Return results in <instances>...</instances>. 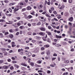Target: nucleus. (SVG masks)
Here are the masks:
<instances>
[{
    "label": "nucleus",
    "instance_id": "nucleus-1",
    "mask_svg": "<svg viewBox=\"0 0 75 75\" xmlns=\"http://www.w3.org/2000/svg\"><path fill=\"white\" fill-rule=\"evenodd\" d=\"M69 21H70V22H72V21L74 20V18H73V17H71L69 18Z\"/></svg>",
    "mask_w": 75,
    "mask_h": 75
},
{
    "label": "nucleus",
    "instance_id": "nucleus-2",
    "mask_svg": "<svg viewBox=\"0 0 75 75\" xmlns=\"http://www.w3.org/2000/svg\"><path fill=\"white\" fill-rule=\"evenodd\" d=\"M19 9H20V8H15L14 9V13H16V11H18V10Z\"/></svg>",
    "mask_w": 75,
    "mask_h": 75
},
{
    "label": "nucleus",
    "instance_id": "nucleus-3",
    "mask_svg": "<svg viewBox=\"0 0 75 75\" xmlns=\"http://www.w3.org/2000/svg\"><path fill=\"white\" fill-rule=\"evenodd\" d=\"M39 34L40 35H42V36H44L45 35V33L44 32H40V33H39Z\"/></svg>",
    "mask_w": 75,
    "mask_h": 75
},
{
    "label": "nucleus",
    "instance_id": "nucleus-4",
    "mask_svg": "<svg viewBox=\"0 0 75 75\" xmlns=\"http://www.w3.org/2000/svg\"><path fill=\"white\" fill-rule=\"evenodd\" d=\"M26 55H28V57H29L31 56V55H32V54L31 52H28L26 53Z\"/></svg>",
    "mask_w": 75,
    "mask_h": 75
},
{
    "label": "nucleus",
    "instance_id": "nucleus-5",
    "mask_svg": "<svg viewBox=\"0 0 75 75\" xmlns=\"http://www.w3.org/2000/svg\"><path fill=\"white\" fill-rule=\"evenodd\" d=\"M65 6H62L59 8V9L60 10H62L63 8H65Z\"/></svg>",
    "mask_w": 75,
    "mask_h": 75
},
{
    "label": "nucleus",
    "instance_id": "nucleus-6",
    "mask_svg": "<svg viewBox=\"0 0 75 75\" xmlns=\"http://www.w3.org/2000/svg\"><path fill=\"white\" fill-rule=\"evenodd\" d=\"M64 15L66 17H68L69 16V13L66 12L65 13Z\"/></svg>",
    "mask_w": 75,
    "mask_h": 75
},
{
    "label": "nucleus",
    "instance_id": "nucleus-7",
    "mask_svg": "<svg viewBox=\"0 0 75 75\" xmlns=\"http://www.w3.org/2000/svg\"><path fill=\"white\" fill-rule=\"evenodd\" d=\"M26 18L28 19L31 18H32V16L31 15H29L28 16L26 17Z\"/></svg>",
    "mask_w": 75,
    "mask_h": 75
},
{
    "label": "nucleus",
    "instance_id": "nucleus-8",
    "mask_svg": "<svg viewBox=\"0 0 75 75\" xmlns=\"http://www.w3.org/2000/svg\"><path fill=\"white\" fill-rule=\"evenodd\" d=\"M0 22H1V23H5L6 21L4 19H0Z\"/></svg>",
    "mask_w": 75,
    "mask_h": 75
},
{
    "label": "nucleus",
    "instance_id": "nucleus-9",
    "mask_svg": "<svg viewBox=\"0 0 75 75\" xmlns=\"http://www.w3.org/2000/svg\"><path fill=\"white\" fill-rule=\"evenodd\" d=\"M69 62V61L68 60H66L64 61V63L65 64H68Z\"/></svg>",
    "mask_w": 75,
    "mask_h": 75
},
{
    "label": "nucleus",
    "instance_id": "nucleus-10",
    "mask_svg": "<svg viewBox=\"0 0 75 75\" xmlns=\"http://www.w3.org/2000/svg\"><path fill=\"white\" fill-rule=\"evenodd\" d=\"M40 30H41V31H44L45 30V28H44L42 27L41 28Z\"/></svg>",
    "mask_w": 75,
    "mask_h": 75
},
{
    "label": "nucleus",
    "instance_id": "nucleus-11",
    "mask_svg": "<svg viewBox=\"0 0 75 75\" xmlns=\"http://www.w3.org/2000/svg\"><path fill=\"white\" fill-rule=\"evenodd\" d=\"M9 31L10 33H14V31H13L12 29H10L9 30Z\"/></svg>",
    "mask_w": 75,
    "mask_h": 75
},
{
    "label": "nucleus",
    "instance_id": "nucleus-12",
    "mask_svg": "<svg viewBox=\"0 0 75 75\" xmlns=\"http://www.w3.org/2000/svg\"><path fill=\"white\" fill-rule=\"evenodd\" d=\"M50 46V45H46L44 46V47L45 48H48V47Z\"/></svg>",
    "mask_w": 75,
    "mask_h": 75
},
{
    "label": "nucleus",
    "instance_id": "nucleus-13",
    "mask_svg": "<svg viewBox=\"0 0 75 75\" xmlns=\"http://www.w3.org/2000/svg\"><path fill=\"white\" fill-rule=\"evenodd\" d=\"M45 16H47V17H49L50 18H51V17L52 18V17H51V16H50L49 15H48V14H47V13L46 14H45Z\"/></svg>",
    "mask_w": 75,
    "mask_h": 75
},
{
    "label": "nucleus",
    "instance_id": "nucleus-14",
    "mask_svg": "<svg viewBox=\"0 0 75 75\" xmlns=\"http://www.w3.org/2000/svg\"><path fill=\"white\" fill-rule=\"evenodd\" d=\"M8 66H3V68H4V69H8Z\"/></svg>",
    "mask_w": 75,
    "mask_h": 75
},
{
    "label": "nucleus",
    "instance_id": "nucleus-15",
    "mask_svg": "<svg viewBox=\"0 0 75 75\" xmlns=\"http://www.w3.org/2000/svg\"><path fill=\"white\" fill-rule=\"evenodd\" d=\"M9 37H10V38H13V35L12 34H10L9 35Z\"/></svg>",
    "mask_w": 75,
    "mask_h": 75
},
{
    "label": "nucleus",
    "instance_id": "nucleus-16",
    "mask_svg": "<svg viewBox=\"0 0 75 75\" xmlns=\"http://www.w3.org/2000/svg\"><path fill=\"white\" fill-rule=\"evenodd\" d=\"M47 42L50 43L51 42V40H50V39H47Z\"/></svg>",
    "mask_w": 75,
    "mask_h": 75
},
{
    "label": "nucleus",
    "instance_id": "nucleus-17",
    "mask_svg": "<svg viewBox=\"0 0 75 75\" xmlns=\"http://www.w3.org/2000/svg\"><path fill=\"white\" fill-rule=\"evenodd\" d=\"M47 33V34H48V35H51V33L50 32H46Z\"/></svg>",
    "mask_w": 75,
    "mask_h": 75
},
{
    "label": "nucleus",
    "instance_id": "nucleus-18",
    "mask_svg": "<svg viewBox=\"0 0 75 75\" xmlns=\"http://www.w3.org/2000/svg\"><path fill=\"white\" fill-rule=\"evenodd\" d=\"M14 66H15V67H16V68H19V67H20V66H19L17 65H16V64H15Z\"/></svg>",
    "mask_w": 75,
    "mask_h": 75
},
{
    "label": "nucleus",
    "instance_id": "nucleus-19",
    "mask_svg": "<svg viewBox=\"0 0 75 75\" xmlns=\"http://www.w3.org/2000/svg\"><path fill=\"white\" fill-rule=\"evenodd\" d=\"M30 65H31V66H32V67H33V66H34V63L33 62H31L30 63Z\"/></svg>",
    "mask_w": 75,
    "mask_h": 75
},
{
    "label": "nucleus",
    "instance_id": "nucleus-20",
    "mask_svg": "<svg viewBox=\"0 0 75 75\" xmlns=\"http://www.w3.org/2000/svg\"><path fill=\"white\" fill-rule=\"evenodd\" d=\"M4 54V55H7V52H3Z\"/></svg>",
    "mask_w": 75,
    "mask_h": 75
},
{
    "label": "nucleus",
    "instance_id": "nucleus-21",
    "mask_svg": "<svg viewBox=\"0 0 75 75\" xmlns=\"http://www.w3.org/2000/svg\"><path fill=\"white\" fill-rule=\"evenodd\" d=\"M27 9L28 10H31V7L28 6L27 7Z\"/></svg>",
    "mask_w": 75,
    "mask_h": 75
},
{
    "label": "nucleus",
    "instance_id": "nucleus-22",
    "mask_svg": "<svg viewBox=\"0 0 75 75\" xmlns=\"http://www.w3.org/2000/svg\"><path fill=\"white\" fill-rule=\"evenodd\" d=\"M69 11L71 13H73V11L72 10V9L70 8Z\"/></svg>",
    "mask_w": 75,
    "mask_h": 75
},
{
    "label": "nucleus",
    "instance_id": "nucleus-23",
    "mask_svg": "<svg viewBox=\"0 0 75 75\" xmlns=\"http://www.w3.org/2000/svg\"><path fill=\"white\" fill-rule=\"evenodd\" d=\"M21 65H23V66H24V67H27V65L25 64H24L23 63H22Z\"/></svg>",
    "mask_w": 75,
    "mask_h": 75
},
{
    "label": "nucleus",
    "instance_id": "nucleus-24",
    "mask_svg": "<svg viewBox=\"0 0 75 75\" xmlns=\"http://www.w3.org/2000/svg\"><path fill=\"white\" fill-rule=\"evenodd\" d=\"M6 16H8V17H10V16H11V14H7L6 13Z\"/></svg>",
    "mask_w": 75,
    "mask_h": 75
},
{
    "label": "nucleus",
    "instance_id": "nucleus-25",
    "mask_svg": "<svg viewBox=\"0 0 75 75\" xmlns=\"http://www.w3.org/2000/svg\"><path fill=\"white\" fill-rule=\"evenodd\" d=\"M31 32H28L27 33V34H28V35H31Z\"/></svg>",
    "mask_w": 75,
    "mask_h": 75
},
{
    "label": "nucleus",
    "instance_id": "nucleus-26",
    "mask_svg": "<svg viewBox=\"0 0 75 75\" xmlns=\"http://www.w3.org/2000/svg\"><path fill=\"white\" fill-rule=\"evenodd\" d=\"M15 4V3H11L9 4V6H12V5H14Z\"/></svg>",
    "mask_w": 75,
    "mask_h": 75
},
{
    "label": "nucleus",
    "instance_id": "nucleus-27",
    "mask_svg": "<svg viewBox=\"0 0 75 75\" xmlns=\"http://www.w3.org/2000/svg\"><path fill=\"white\" fill-rule=\"evenodd\" d=\"M36 38L37 40H39L40 39V37L39 36H36Z\"/></svg>",
    "mask_w": 75,
    "mask_h": 75
},
{
    "label": "nucleus",
    "instance_id": "nucleus-28",
    "mask_svg": "<svg viewBox=\"0 0 75 75\" xmlns=\"http://www.w3.org/2000/svg\"><path fill=\"white\" fill-rule=\"evenodd\" d=\"M37 63L38 64H41V62L40 60H39L37 62Z\"/></svg>",
    "mask_w": 75,
    "mask_h": 75
},
{
    "label": "nucleus",
    "instance_id": "nucleus-29",
    "mask_svg": "<svg viewBox=\"0 0 75 75\" xmlns=\"http://www.w3.org/2000/svg\"><path fill=\"white\" fill-rule=\"evenodd\" d=\"M55 46H56V47H61V45H59V44H58L56 45Z\"/></svg>",
    "mask_w": 75,
    "mask_h": 75
},
{
    "label": "nucleus",
    "instance_id": "nucleus-30",
    "mask_svg": "<svg viewBox=\"0 0 75 75\" xmlns=\"http://www.w3.org/2000/svg\"><path fill=\"white\" fill-rule=\"evenodd\" d=\"M1 51H6V49L4 48H1L0 49Z\"/></svg>",
    "mask_w": 75,
    "mask_h": 75
},
{
    "label": "nucleus",
    "instance_id": "nucleus-31",
    "mask_svg": "<svg viewBox=\"0 0 75 75\" xmlns=\"http://www.w3.org/2000/svg\"><path fill=\"white\" fill-rule=\"evenodd\" d=\"M56 37L57 38H62V37H61V36H58L56 35Z\"/></svg>",
    "mask_w": 75,
    "mask_h": 75
},
{
    "label": "nucleus",
    "instance_id": "nucleus-32",
    "mask_svg": "<svg viewBox=\"0 0 75 75\" xmlns=\"http://www.w3.org/2000/svg\"><path fill=\"white\" fill-rule=\"evenodd\" d=\"M30 14H32V15H33V16H35V14H34V12L33 11L32 13H30Z\"/></svg>",
    "mask_w": 75,
    "mask_h": 75
},
{
    "label": "nucleus",
    "instance_id": "nucleus-33",
    "mask_svg": "<svg viewBox=\"0 0 75 75\" xmlns=\"http://www.w3.org/2000/svg\"><path fill=\"white\" fill-rule=\"evenodd\" d=\"M4 2H5V3H8V2H9V1H8L7 0H5L4 1Z\"/></svg>",
    "mask_w": 75,
    "mask_h": 75
},
{
    "label": "nucleus",
    "instance_id": "nucleus-34",
    "mask_svg": "<svg viewBox=\"0 0 75 75\" xmlns=\"http://www.w3.org/2000/svg\"><path fill=\"white\" fill-rule=\"evenodd\" d=\"M37 25H41V22H39L38 23Z\"/></svg>",
    "mask_w": 75,
    "mask_h": 75
},
{
    "label": "nucleus",
    "instance_id": "nucleus-35",
    "mask_svg": "<svg viewBox=\"0 0 75 75\" xmlns=\"http://www.w3.org/2000/svg\"><path fill=\"white\" fill-rule=\"evenodd\" d=\"M10 69H11V70H12V69H14V67H13V66H12L11 67H10Z\"/></svg>",
    "mask_w": 75,
    "mask_h": 75
},
{
    "label": "nucleus",
    "instance_id": "nucleus-36",
    "mask_svg": "<svg viewBox=\"0 0 75 75\" xmlns=\"http://www.w3.org/2000/svg\"><path fill=\"white\" fill-rule=\"evenodd\" d=\"M72 2V0H69V3H71Z\"/></svg>",
    "mask_w": 75,
    "mask_h": 75
},
{
    "label": "nucleus",
    "instance_id": "nucleus-37",
    "mask_svg": "<svg viewBox=\"0 0 75 75\" xmlns=\"http://www.w3.org/2000/svg\"><path fill=\"white\" fill-rule=\"evenodd\" d=\"M56 58H57L56 57L52 58V61H54V60H55V59H56Z\"/></svg>",
    "mask_w": 75,
    "mask_h": 75
},
{
    "label": "nucleus",
    "instance_id": "nucleus-38",
    "mask_svg": "<svg viewBox=\"0 0 75 75\" xmlns=\"http://www.w3.org/2000/svg\"><path fill=\"white\" fill-rule=\"evenodd\" d=\"M12 63L13 64H16V63H17V62L16 61H12Z\"/></svg>",
    "mask_w": 75,
    "mask_h": 75
},
{
    "label": "nucleus",
    "instance_id": "nucleus-39",
    "mask_svg": "<svg viewBox=\"0 0 75 75\" xmlns=\"http://www.w3.org/2000/svg\"><path fill=\"white\" fill-rule=\"evenodd\" d=\"M47 54L48 55H50V51H48V52H47Z\"/></svg>",
    "mask_w": 75,
    "mask_h": 75
},
{
    "label": "nucleus",
    "instance_id": "nucleus-40",
    "mask_svg": "<svg viewBox=\"0 0 75 75\" xmlns=\"http://www.w3.org/2000/svg\"><path fill=\"white\" fill-rule=\"evenodd\" d=\"M22 70H23V71H25V68L24 67H22Z\"/></svg>",
    "mask_w": 75,
    "mask_h": 75
},
{
    "label": "nucleus",
    "instance_id": "nucleus-41",
    "mask_svg": "<svg viewBox=\"0 0 75 75\" xmlns=\"http://www.w3.org/2000/svg\"><path fill=\"white\" fill-rule=\"evenodd\" d=\"M53 56H54V57H57V54L56 53H54L53 54Z\"/></svg>",
    "mask_w": 75,
    "mask_h": 75
},
{
    "label": "nucleus",
    "instance_id": "nucleus-42",
    "mask_svg": "<svg viewBox=\"0 0 75 75\" xmlns=\"http://www.w3.org/2000/svg\"><path fill=\"white\" fill-rule=\"evenodd\" d=\"M17 25L18 26H20L21 25V23H17Z\"/></svg>",
    "mask_w": 75,
    "mask_h": 75
},
{
    "label": "nucleus",
    "instance_id": "nucleus-43",
    "mask_svg": "<svg viewBox=\"0 0 75 75\" xmlns=\"http://www.w3.org/2000/svg\"><path fill=\"white\" fill-rule=\"evenodd\" d=\"M48 29H49V30H51V28H52L51 27V26H48Z\"/></svg>",
    "mask_w": 75,
    "mask_h": 75
},
{
    "label": "nucleus",
    "instance_id": "nucleus-44",
    "mask_svg": "<svg viewBox=\"0 0 75 75\" xmlns=\"http://www.w3.org/2000/svg\"><path fill=\"white\" fill-rule=\"evenodd\" d=\"M23 14L24 15V16L26 18V16H27V15H26L25 13H23Z\"/></svg>",
    "mask_w": 75,
    "mask_h": 75
},
{
    "label": "nucleus",
    "instance_id": "nucleus-45",
    "mask_svg": "<svg viewBox=\"0 0 75 75\" xmlns=\"http://www.w3.org/2000/svg\"><path fill=\"white\" fill-rule=\"evenodd\" d=\"M7 34H8V32H6L5 33V35H7Z\"/></svg>",
    "mask_w": 75,
    "mask_h": 75
},
{
    "label": "nucleus",
    "instance_id": "nucleus-46",
    "mask_svg": "<svg viewBox=\"0 0 75 75\" xmlns=\"http://www.w3.org/2000/svg\"><path fill=\"white\" fill-rule=\"evenodd\" d=\"M63 45H67V43L65 42H64L63 43Z\"/></svg>",
    "mask_w": 75,
    "mask_h": 75
},
{
    "label": "nucleus",
    "instance_id": "nucleus-47",
    "mask_svg": "<svg viewBox=\"0 0 75 75\" xmlns=\"http://www.w3.org/2000/svg\"><path fill=\"white\" fill-rule=\"evenodd\" d=\"M25 10V8H23L22 9V11H24Z\"/></svg>",
    "mask_w": 75,
    "mask_h": 75
},
{
    "label": "nucleus",
    "instance_id": "nucleus-48",
    "mask_svg": "<svg viewBox=\"0 0 75 75\" xmlns=\"http://www.w3.org/2000/svg\"><path fill=\"white\" fill-rule=\"evenodd\" d=\"M39 6L40 8H42L43 7V6L42 5H40Z\"/></svg>",
    "mask_w": 75,
    "mask_h": 75
},
{
    "label": "nucleus",
    "instance_id": "nucleus-49",
    "mask_svg": "<svg viewBox=\"0 0 75 75\" xmlns=\"http://www.w3.org/2000/svg\"><path fill=\"white\" fill-rule=\"evenodd\" d=\"M47 74H50L51 73V71L50 70H48L47 71Z\"/></svg>",
    "mask_w": 75,
    "mask_h": 75
},
{
    "label": "nucleus",
    "instance_id": "nucleus-50",
    "mask_svg": "<svg viewBox=\"0 0 75 75\" xmlns=\"http://www.w3.org/2000/svg\"><path fill=\"white\" fill-rule=\"evenodd\" d=\"M57 18H58V19H60V18H61V16H57Z\"/></svg>",
    "mask_w": 75,
    "mask_h": 75
},
{
    "label": "nucleus",
    "instance_id": "nucleus-51",
    "mask_svg": "<svg viewBox=\"0 0 75 75\" xmlns=\"http://www.w3.org/2000/svg\"><path fill=\"white\" fill-rule=\"evenodd\" d=\"M64 27L65 28H67L68 27V26H67V25H65L64 26Z\"/></svg>",
    "mask_w": 75,
    "mask_h": 75
},
{
    "label": "nucleus",
    "instance_id": "nucleus-52",
    "mask_svg": "<svg viewBox=\"0 0 75 75\" xmlns=\"http://www.w3.org/2000/svg\"><path fill=\"white\" fill-rule=\"evenodd\" d=\"M17 19L18 20H20V17H16Z\"/></svg>",
    "mask_w": 75,
    "mask_h": 75
},
{
    "label": "nucleus",
    "instance_id": "nucleus-53",
    "mask_svg": "<svg viewBox=\"0 0 75 75\" xmlns=\"http://www.w3.org/2000/svg\"><path fill=\"white\" fill-rule=\"evenodd\" d=\"M3 62V60H0V64H1Z\"/></svg>",
    "mask_w": 75,
    "mask_h": 75
},
{
    "label": "nucleus",
    "instance_id": "nucleus-54",
    "mask_svg": "<svg viewBox=\"0 0 75 75\" xmlns=\"http://www.w3.org/2000/svg\"><path fill=\"white\" fill-rule=\"evenodd\" d=\"M9 11H10V12H11V11H12V9H11V8H10L9 9Z\"/></svg>",
    "mask_w": 75,
    "mask_h": 75
},
{
    "label": "nucleus",
    "instance_id": "nucleus-55",
    "mask_svg": "<svg viewBox=\"0 0 75 75\" xmlns=\"http://www.w3.org/2000/svg\"><path fill=\"white\" fill-rule=\"evenodd\" d=\"M46 13H47V11H45V12L42 13V14H45Z\"/></svg>",
    "mask_w": 75,
    "mask_h": 75
},
{
    "label": "nucleus",
    "instance_id": "nucleus-56",
    "mask_svg": "<svg viewBox=\"0 0 75 75\" xmlns=\"http://www.w3.org/2000/svg\"><path fill=\"white\" fill-rule=\"evenodd\" d=\"M47 1H45V5H46L47 4Z\"/></svg>",
    "mask_w": 75,
    "mask_h": 75
},
{
    "label": "nucleus",
    "instance_id": "nucleus-57",
    "mask_svg": "<svg viewBox=\"0 0 75 75\" xmlns=\"http://www.w3.org/2000/svg\"><path fill=\"white\" fill-rule=\"evenodd\" d=\"M51 9L52 11H54V8L53 7H52Z\"/></svg>",
    "mask_w": 75,
    "mask_h": 75
},
{
    "label": "nucleus",
    "instance_id": "nucleus-58",
    "mask_svg": "<svg viewBox=\"0 0 75 75\" xmlns=\"http://www.w3.org/2000/svg\"><path fill=\"white\" fill-rule=\"evenodd\" d=\"M29 48H29V47H26L25 48V49H26V50H28Z\"/></svg>",
    "mask_w": 75,
    "mask_h": 75
},
{
    "label": "nucleus",
    "instance_id": "nucleus-59",
    "mask_svg": "<svg viewBox=\"0 0 75 75\" xmlns=\"http://www.w3.org/2000/svg\"><path fill=\"white\" fill-rule=\"evenodd\" d=\"M38 72H42V71L41 70H39L38 71Z\"/></svg>",
    "mask_w": 75,
    "mask_h": 75
},
{
    "label": "nucleus",
    "instance_id": "nucleus-60",
    "mask_svg": "<svg viewBox=\"0 0 75 75\" xmlns=\"http://www.w3.org/2000/svg\"><path fill=\"white\" fill-rule=\"evenodd\" d=\"M33 35H37V33H33Z\"/></svg>",
    "mask_w": 75,
    "mask_h": 75
},
{
    "label": "nucleus",
    "instance_id": "nucleus-61",
    "mask_svg": "<svg viewBox=\"0 0 75 75\" xmlns=\"http://www.w3.org/2000/svg\"><path fill=\"white\" fill-rule=\"evenodd\" d=\"M53 13L54 14H57V12L56 11H54L53 12Z\"/></svg>",
    "mask_w": 75,
    "mask_h": 75
},
{
    "label": "nucleus",
    "instance_id": "nucleus-62",
    "mask_svg": "<svg viewBox=\"0 0 75 75\" xmlns=\"http://www.w3.org/2000/svg\"><path fill=\"white\" fill-rule=\"evenodd\" d=\"M8 62H11V59H8Z\"/></svg>",
    "mask_w": 75,
    "mask_h": 75
},
{
    "label": "nucleus",
    "instance_id": "nucleus-63",
    "mask_svg": "<svg viewBox=\"0 0 75 75\" xmlns=\"http://www.w3.org/2000/svg\"><path fill=\"white\" fill-rule=\"evenodd\" d=\"M16 45H12V47H16Z\"/></svg>",
    "mask_w": 75,
    "mask_h": 75
},
{
    "label": "nucleus",
    "instance_id": "nucleus-64",
    "mask_svg": "<svg viewBox=\"0 0 75 75\" xmlns=\"http://www.w3.org/2000/svg\"><path fill=\"white\" fill-rule=\"evenodd\" d=\"M47 4H48V5H50V1L48 2Z\"/></svg>",
    "mask_w": 75,
    "mask_h": 75
}]
</instances>
